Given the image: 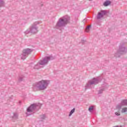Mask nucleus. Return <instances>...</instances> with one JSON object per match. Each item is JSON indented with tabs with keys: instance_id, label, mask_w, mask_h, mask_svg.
I'll return each mask as SVG.
<instances>
[{
	"instance_id": "obj_1",
	"label": "nucleus",
	"mask_w": 127,
	"mask_h": 127,
	"mask_svg": "<svg viewBox=\"0 0 127 127\" xmlns=\"http://www.w3.org/2000/svg\"><path fill=\"white\" fill-rule=\"evenodd\" d=\"M49 84H50V81L43 80L34 84L33 89L34 91H44L47 89Z\"/></svg>"
},
{
	"instance_id": "obj_2",
	"label": "nucleus",
	"mask_w": 127,
	"mask_h": 127,
	"mask_svg": "<svg viewBox=\"0 0 127 127\" xmlns=\"http://www.w3.org/2000/svg\"><path fill=\"white\" fill-rule=\"evenodd\" d=\"M70 22V17L68 15H65L60 18L56 25V28L59 29L61 27H65L67 23Z\"/></svg>"
},
{
	"instance_id": "obj_3",
	"label": "nucleus",
	"mask_w": 127,
	"mask_h": 127,
	"mask_svg": "<svg viewBox=\"0 0 127 127\" xmlns=\"http://www.w3.org/2000/svg\"><path fill=\"white\" fill-rule=\"evenodd\" d=\"M40 108H41V104L38 103L32 104L27 109V112L26 114L27 116H31V115H33L36 111H38Z\"/></svg>"
},
{
	"instance_id": "obj_4",
	"label": "nucleus",
	"mask_w": 127,
	"mask_h": 127,
	"mask_svg": "<svg viewBox=\"0 0 127 127\" xmlns=\"http://www.w3.org/2000/svg\"><path fill=\"white\" fill-rule=\"evenodd\" d=\"M40 24V22L39 21L34 22L31 27L25 32V34H28V33H31L32 34H35L37 32H38V27L37 25Z\"/></svg>"
},
{
	"instance_id": "obj_5",
	"label": "nucleus",
	"mask_w": 127,
	"mask_h": 127,
	"mask_svg": "<svg viewBox=\"0 0 127 127\" xmlns=\"http://www.w3.org/2000/svg\"><path fill=\"white\" fill-rule=\"evenodd\" d=\"M102 80L101 77H98L97 78H94L92 79L89 80L85 86V89L91 88L92 85H97V84L100 83Z\"/></svg>"
},
{
	"instance_id": "obj_6",
	"label": "nucleus",
	"mask_w": 127,
	"mask_h": 127,
	"mask_svg": "<svg viewBox=\"0 0 127 127\" xmlns=\"http://www.w3.org/2000/svg\"><path fill=\"white\" fill-rule=\"evenodd\" d=\"M33 52V49L26 48L24 49L22 51V53L20 55L21 59L22 60H25L29 55H30Z\"/></svg>"
},
{
	"instance_id": "obj_7",
	"label": "nucleus",
	"mask_w": 127,
	"mask_h": 127,
	"mask_svg": "<svg viewBox=\"0 0 127 127\" xmlns=\"http://www.w3.org/2000/svg\"><path fill=\"white\" fill-rule=\"evenodd\" d=\"M127 52V48L125 46L124 44H122L119 46V49L115 54L114 56H115V57H120L121 55L123 54H126Z\"/></svg>"
},
{
	"instance_id": "obj_8",
	"label": "nucleus",
	"mask_w": 127,
	"mask_h": 127,
	"mask_svg": "<svg viewBox=\"0 0 127 127\" xmlns=\"http://www.w3.org/2000/svg\"><path fill=\"white\" fill-rule=\"evenodd\" d=\"M51 59V57H45L39 62V64L41 66H45V65H47Z\"/></svg>"
},
{
	"instance_id": "obj_9",
	"label": "nucleus",
	"mask_w": 127,
	"mask_h": 127,
	"mask_svg": "<svg viewBox=\"0 0 127 127\" xmlns=\"http://www.w3.org/2000/svg\"><path fill=\"white\" fill-rule=\"evenodd\" d=\"M127 106V99L123 100L120 104L116 106L117 109H122V107Z\"/></svg>"
},
{
	"instance_id": "obj_10",
	"label": "nucleus",
	"mask_w": 127,
	"mask_h": 127,
	"mask_svg": "<svg viewBox=\"0 0 127 127\" xmlns=\"http://www.w3.org/2000/svg\"><path fill=\"white\" fill-rule=\"evenodd\" d=\"M107 11L105 10H101V12L98 13V14L97 15V19H100V18H102V17H103L104 15H105Z\"/></svg>"
},
{
	"instance_id": "obj_11",
	"label": "nucleus",
	"mask_w": 127,
	"mask_h": 127,
	"mask_svg": "<svg viewBox=\"0 0 127 127\" xmlns=\"http://www.w3.org/2000/svg\"><path fill=\"white\" fill-rule=\"evenodd\" d=\"M11 119L12 120H13V121L14 122L15 120L18 119V114L16 113H13V116H11Z\"/></svg>"
},
{
	"instance_id": "obj_12",
	"label": "nucleus",
	"mask_w": 127,
	"mask_h": 127,
	"mask_svg": "<svg viewBox=\"0 0 127 127\" xmlns=\"http://www.w3.org/2000/svg\"><path fill=\"white\" fill-rule=\"evenodd\" d=\"M111 3H112V2H111V1L107 0L104 2L103 5L104 6H108L110 5V4H111Z\"/></svg>"
},
{
	"instance_id": "obj_13",
	"label": "nucleus",
	"mask_w": 127,
	"mask_h": 127,
	"mask_svg": "<svg viewBox=\"0 0 127 127\" xmlns=\"http://www.w3.org/2000/svg\"><path fill=\"white\" fill-rule=\"evenodd\" d=\"M40 120H41V121H43L44 120H45V119H46V118H47V117L46 116V115L45 114H42L40 116Z\"/></svg>"
},
{
	"instance_id": "obj_14",
	"label": "nucleus",
	"mask_w": 127,
	"mask_h": 127,
	"mask_svg": "<svg viewBox=\"0 0 127 127\" xmlns=\"http://www.w3.org/2000/svg\"><path fill=\"white\" fill-rule=\"evenodd\" d=\"M105 91V88L104 87L101 88L99 91H98V95H101L103 94V92Z\"/></svg>"
},
{
	"instance_id": "obj_15",
	"label": "nucleus",
	"mask_w": 127,
	"mask_h": 127,
	"mask_svg": "<svg viewBox=\"0 0 127 127\" xmlns=\"http://www.w3.org/2000/svg\"><path fill=\"white\" fill-rule=\"evenodd\" d=\"M4 1L3 0H0V7H2V6H4Z\"/></svg>"
},
{
	"instance_id": "obj_16",
	"label": "nucleus",
	"mask_w": 127,
	"mask_h": 127,
	"mask_svg": "<svg viewBox=\"0 0 127 127\" xmlns=\"http://www.w3.org/2000/svg\"><path fill=\"white\" fill-rule=\"evenodd\" d=\"M40 68H41V66H40V64H39V62H38V63L34 67V69H39Z\"/></svg>"
},
{
	"instance_id": "obj_17",
	"label": "nucleus",
	"mask_w": 127,
	"mask_h": 127,
	"mask_svg": "<svg viewBox=\"0 0 127 127\" xmlns=\"http://www.w3.org/2000/svg\"><path fill=\"white\" fill-rule=\"evenodd\" d=\"M127 107H124L122 109L121 113L124 114V113H127Z\"/></svg>"
},
{
	"instance_id": "obj_18",
	"label": "nucleus",
	"mask_w": 127,
	"mask_h": 127,
	"mask_svg": "<svg viewBox=\"0 0 127 127\" xmlns=\"http://www.w3.org/2000/svg\"><path fill=\"white\" fill-rule=\"evenodd\" d=\"M74 113H75V108H73L71 110L69 114V117H71V116H72Z\"/></svg>"
},
{
	"instance_id": "obj_19",
	"label": "nucleus",
	"mask_w": 127,
	"mask_h": 127,
	"mask_svg": "<svg viewBox=\"0 0 127 127\" xmlns=\"http://www.w3.org/2000/svg\"><path fill=\"white\" fill-rule=\"evenodd\" d=\"M91 28V25H88L85 29L86 32H89L90 31V29Z\"/></svg>"
},
{
	"instance_id": "obj_20",
	"label": "nucleus",
	"mask_w": 127,
	"mask_h": 127,
	"mask_svg": "<svg viewBox=\"0 0 127 127\" xmlns=\"http://www.w3.org/2000/svg\"><path fill=\"white\" fill-rule=\"evenodd\" d=\"M88 111L89 112H93V111H94V106H90L89 109H88Z\"/></svg>"
},
{
	"instance_id": "obj_21",
	"label": "nucleus",
	"mask_w": 127,
	"mask_h": 127,
	"mask_svg": "<svg viewBox=\"0 0 127 127\" xmlns=\"http://www.w3.org/2000/svg\"><path fill=\"white\" fill-rule=\"evenodd\" d=\"M115 115L117 116H121V113H120V111H118L117 112H115Z\"/></svg>"
},
{
	"instance_id": "obj_22",
	"label": "nucleus",
	"mask_w": 127,
	"mask_h": 127,
	"mask_svg": "<svg viewBox=\"0 0 127 127\" xmlns=\"http://www.w3.org/2000/svg\"><path fill=\"white\" fill-rule=\"evenodd\" d=\"M22 80H23L22 77H20L19 79V81H22Z\"/></svg>"
},
{
	"instance_id": "obj_23",
	"label": "nucleus",
	"mask_w": 127,
	"mask_h": 127,
	"mask_svg": "<svg viewBox=\"0 0 127 127\" xmlns=\"http://www.w3.org/2000/svg\"><path fill=\"white\" fill-rule=\"evenodd\" d=\"M90 0V1H91V0Z\"/></svg>"
}]
</instances>
